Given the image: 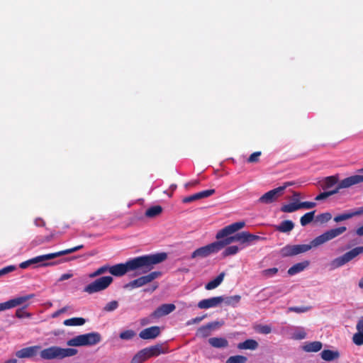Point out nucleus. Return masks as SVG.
<instances>
[{
  "label": "nucleus",
  "mask_w": 363,
  "mask_h": 363,
  "mask_svg": "<svg viewBox=\"0 0 363 363\" xmlns=\"http://www.w3.org/2000/svg\"><path fill=\"white\" fill-rule=\"evenodd\" d=\"M167 258L166 252H158L152 255H143L128 260L125 263L110 265V274L115 277H121L128 272L138 269L143 272H149L155 264L162 263Z\"/></svg>",
  "instance_id": "f257e3e1"
},
{
  "label": "nucleus",
  "mask_w": 363,
  "mask_h": 363,
  "mask_svg": "<svg viewBox=\"0 0 363 363\" xmlns=\"http://www.w3.org/2000/svg\"><path fill=\"white\" fill-rule=\"evenodd\" d=\"M340 235V228L330 229L322 235L314 238L311 244L287 245L280 250V255L283 257H293L310 250L312 247H318Z\"/></svg>",
  "instance_id": "f03ea898"
},
{
  "label": "nucleus",
  "mask_w": 363,
  "mask_h": 363,
  "mask_svg": "<svg viewBox=\"0 0 363 363\" xmlns=\"http://www.w3.org/2000/svg\"><path fill=\"white\" fill-rule=\"evenodd\" d=\"M245 225V223L244 221L235 222L220 230L217 233L216 238L218 240L220 244H221V248L223 249L225 246L234 242H238L240 244H245L246 238L245 231H242L241 233H236L234 235H231L232 234L244 228Z\"/></svg>",
  "instance_id": "7ed1b4c3"
},
{
  "label": "nucleus",
  "mask_w": 363,
  "mask_h": 363,
  "mask_svg": "<svg viewBox=\"0 0 363 363\" xmlns=\"http://www.w3.org/2000/svg\"><path fill=\"white\" fill-rule=\"evenodd\" d=\"M101 340V335L97 332H92L83 335H77L67 342L68 346L80 347L87 345H94Z\"/></svg>",
  "instance_id": "20e7f679"
},
{
  "label": "nucleus",
  "mask_w": 363,
  "mask_h": 363,
  "mask_svg": "<svg viewBox=\"0 0 363 363\" xmlns=\"http://www.w3.org/2000/svg\"><path fill=\"white\" fill-rule=\"evenodd\" d=\"M113 281V279L111 276L101 277L86 285L84 289V291L89 294L102 291L106 289Z\"/></svg>",
  "instance_id": "39448f33"
},
{
  "label": "nucleus",
  "mask_w": 363,
  "mask_h": 363,
  "mask_svg": "<svg viewBox=\"0 0 363 363\" xmlns=\"http://www.w3.org/2000/svg\"><path fill=\"white\" fill-rule=\"evenodd\" d=\"M222 250L221 248V244H220L218 240L216 242H213L212 243H210L207 245H205L203 247H199L194 250L191 255V258L195 259L197 257L200 258H204L208 256H209L211 254L217 253L218 252Z\"/></svg>",
  "instance_id": "423d86ee"
},
{
  "label": "nucleus",
  "mask_w": 363,
  "mask_h": 363,
  "mask_svg": "<svg viewBox=\"0 0 363 363\" xmlns=\"http://www.w3.org/2000/svg\"><path fill=\"white\" fill-rule=\"evenodd\" d=\"M162 275L161 272L155 271L149 273L147 275L142 276L138 279H135L124 286L125 289H135L143 286L150 282H152L155 279L160 277Z\"/></svg>",
  "instance_id": "0eeeda50"
},
{
  "label": "nucleus",
  "mask_w": 363,
  "mask_h": 363,
  "mask_svg": "<svg viewBox=\"0 0 363 363\" xmlns=\"http://www.w3.org/2000/svg\"><path fill=\"white\" fill-rule=\"evenodd\" d=\"M289 185V183L286 182L282 186H279L267 191L261 197H259V199L257 201L258 203L269 204L274 202L278 199L279 197H280L283 194L284 191Z\"/></svg>",
  "instance_id": "6e6552de"
},
{
  "label": "nucleus",
  "mask_w": 363,
  "mask_h": 363,
  "mask_svg": "<svg viewBox=\"0 0 363 363\" xmlns=\"http://www.w3.org/2000/svg\"><path fill=\"white\" fill-rule=\"evenodd\" d=\"M55 258H56L55 252L43 255L37 256L35 257L31 258L30 259H28L25 262H21L19 264V267L21 269H26L31 264H39L41 262H42V264H40V266H41V267L53 265L55 264V262L46 263L44 262L47 261V260L52 259H55Z\"/></svg>",
  "instance_id": "1a4fd4ad"
},
{
  "label": "nucleus",
  "mask_w": 363,
  "mask_h": 363,
  "mask_svg": "<svg viewBox=\"0 0 363 363\" xmlns=\"http://www.w3.org/2000/svg\"><path fill=\"white\" fill-rule=\"evenodd\" d=\"M35 297L34 294H28L23 296L16 297L15 298L9 300L6 302L0 303V311H3L7 309H10L18 306L23 304L27 301Z\"/></svg>",
  "instance_id": "9d476101"
},
{
  "label": "nucleus",
  "mask_w": 363,
  "mask_h": 363,
  "mask_svg": "<svg viewBox=\"0 0 363 363\" xmlns=\"http://www.w3.org/2000/svg\"><path fill=\"white\" fill-rule=\"evenodd\" d=\"M176 306L173 303H164L155 309L151 314L152 318H158L173 312Z\"/></svg>",
  "instance_id": "9b49d317"
},
{
  "label": "nucleus",
  "mask_w": 363,
  "mask_h": 363,
  "mask_svg": "<svg viewBox=\"0 0 363 363\" xmlns=\"http://www.w3.org/2000/svg\"><path fill=\"white\" fill-rule=\"evenodd\" d=\"M222 296H215L203 299L198 303V307L201 309L218 307L222 303Z\"/></svg>",
  "instance_id": "f8f14e48"
},
{
  "label": "nucleus",
  "mask_w": 363,
  "mask_h": 363,
  "mask_svg": "<svg viewBox=\"0 0 363 363\" xmlns=\"http://www.w3.org/2000/svg\"><path fill=\"white\" fill-rule=\"evenodd\" d=\"M40 349V346L39 345L24 347L20 350H18L16 352V356L20 359L31 358L37 354Z\"/></svg>",
  "instance_id": "ddd939ff"
},
{
  "label": "nucleus",
  "mask_w": 363,
  "mask_h": 363,
  "mask_svg": "<svg viewBox=\"0 0 363 363\" xmlns=\"http://www.w3.org/2000/svg\"><path fill=\"white\" fill-rule=\"evenodd\" d=\"M338 181H339L338 174L330 176V177H327L324 179H323L320 182V185L323 190H325V191L332 190L331 189L333 187H335L334 189H335L337 186H339V185L340 186V184L338 183Z\"/></svg>",
  "instance_id": "4468645a"
},
{
  "label": "nucleus",
  "mask_w": 363,
  "mask_h": 363,
  "mask_svg": "<svg viewBox=\"0 0 363 363\" xmlns=\"http://www.w3.org/2000/svg\"><path fill=\"white\" fill-rule=\"evenodd\" d=\"M43 359H60V347L52 346L43 350L40 353Z\"/></svg>",
  "instance_id": "2eb2a0df"
},
{
  "label": "nucleus",
  "mask_w": 363,
  "mask_h": 363,
  "mask_svg": "<svg viewBox=\"0 0 363 363\" xmlns=\"http://www.w3.org/2000/svg\"><path fill=\"white\" fill-rule=\"evenodd\" d=\"M215 193V189H208L204 190L198 193H196L194 194H192L191 196L184 197L182 199V202L184 203H191L196 200H199L203 198H207L208 196H211Z\"/></svg>",
  "instance_id": "dca6fc26"
},
{
  "label": "nucleus",
  "mask_w": 363,
  "mask_h": 363,
  "mask_svg": "<svg viewBox=\"0 0 363 363\" xmlns=\"http://www.w3.org/2000/svg\"><path fill=\"white\" fill-rule=\"evenodd\" d=\"M160 334V328L158 326H152L143 330L139 336L143 340L155 339Z\"/></svg>",
  "instance_id": "f3484780"
},
{
  "label": "nucleus",
  "mask_w": 363,
  "mask_h": 363,
  "mask_svg": "<svg viewBox=\"0 0 363 363\" xmlns=\"http://www.w3.org/2000/svg\"><path fill=\"white\" fill-rule=\"evenodd\" d=\"M144 349L149 358L168 352L167 348H164L162 344H157Z\"/></svg>",
  "instance_id": "a211bd4d"
},
{
  "label": "nucleus",
  "mask_w": 363,
  "mask_h": 363,
  "mask_svg": "<svg viewBox=\"0 0 363 363\" xmlns=\"http://www.w3.org/2000/svg\"><path fill=\"white\" fill-rule=\"evenodd\" d=\"M357 332L352 337L353 342L358 346L363 345V316L361 317L356 325Z\"/></svg>",
  "instance_id": "6ab92c4d"
},
{
  "label": "nucleus",
  "mask_w": 363,
  "mask_h": 363,
  "mask_svg": "<svg viewBox=\"0 0 363 363\" xmlns=\"http://www.w3.org/2000/svg\"><path fill=\"white\" fill-rule=\"evenodd\" d=\"M360 254H363V246L354 247L349 252L345 253L342 256V265L351 261Z\"/></svg>",
  "instance_id": "aec40b11"
},
{
  "label": "nucleus",
  "mask_w": 363,
  "mask_h": 363,
  "mask_svg": "<svg viewBox=\"0 0 363 363\" xmlns=\"http://www.w3.org/2000/svg\"><path fill=\"white\" fill-rule=\"evenodd\" d=\"M218 322L209 323L205 325L200 327L196 331V336L200 337H206L210 335L211 330L216 325H218Z\"/></svg>",
  "instance_id": "412c9836"
},
{
  "label": "nucleus",
  "mask_w": 363,
  "mask_h": 363,
  "mask_svg": "<svg viewBox=\"0 0 363 363\" xmlns=\"http://www.w3.org/2000/svg\"><path fill=\"white\" fill-rule=\"evenodd\" d=\"M363 182V175H353L342 179V189Z\"/></svg>",
  "instance_id": "4be33fe9"
},
{
  "label": "nucleus",
  "mask_w": 363,
  "mask_h": 363,
  "mask_svg": "<svg viewBox=\"0 0 363 363\" xmlns=\"http://www.w3.org/2000/svg\"><path fill=\"white\" fill-rule=\"evenodd\" d=\"M208 343L215 348H225L228 346V342L224 337H211L208 339Z\"/></svg>",
  "instance_id": "5701e85b"
},
{
  "label": "nucleus",
  "mask_w": 363,
  "mask_h": 363,
  "mask_svg": "<svg viewBox=\"0 0 363 363\" xmlns=\"http://www.w3.org/2000/svg\"><path fill=\"white\" fill-rule=\"evenodd\" d=\"M322 347H323L322 342H320L319 341H314V342H306L303 346V350L307 352H317L320 351L322 349Z\"/></svg>",
  "instance_id": "b1692460"
},
{
  "label": "nucleus",
  "mask_w": 363,
  "mask_h": 363,
  "mask_svg": "<svg viewBox=\"0 0 363 363\" xmlns=\"http://www.w3.org/2000/svg\"><path fill=\"white\" fill-rule=\"evenodd\" d=\"M225 276V273L223 272H221L214 279L208 282L205 286V289L206 290H212L217 288L223 282Z\"/></svg>",
  "instance_id": "393cba45"
},
{
  "label": "nucleus",
  "mask_w": 363,
  "mask_h": 363,
  "mask_svg": "<svg viewBox=\"0 0 363 363\" xmlns=\"http://www.w3.org/2000/svg\"><path fill=\"white\" fill-rule=\"evenodd\" d=\"M222 296V303H224L226 306L236 307L241 300L240 295H234L230 296Z\"/></svg>",
  "instance_id": "a878e982"
},
{
  "label": "nucleus",
  "mask_w": 363,
  "mask_h": 363,
  "mask_svg": "<svg viewBox=\"0 0 363 363\" xmlns=\"http://www.w3.org/2000/svg\"><path fill=\"white\" fill-rule=\"evenodd\" d=\"M258 347V343L256 340L252 339H248L245 340L242 342H240L238 345V348L239 350H256Z\"/></svg>",
  "instance_id": "bb28decb"
},
{
  "label": "nucleus",
  "mask_w": 363,
  "mask_h": 363,
  "mask_svg": "<svg viewBox=\"0 0 363 363\" xmlns=\"http://www.w3.org/2000/svg\"><path fill=\"white\" fill-rule=\"evenodd\" d=\"M309 265L308 261H304L303 262H299L295 264L291 267H290L288 270V274L289 275H294L297 273L302 272L304 269H306Z\"/></svg>",
  "instance_id": "cd10ccee"
},
{
  "label": "nucleus",
  "mask_w": 363,
  "mask_h": 363,
  "mask_svg": "<svg viewBox=\"0 0 363 363\" xmlns=\"http://www.w3.org/2000/svg\"><path fill=\"white\" fill-rule=\"evenodd\" d=\"M162 212V208L160 205L153 206L147 208L145 211V216L147 218H155Z\"/></svg>",
  "instance_id": "c85d7f7f"
},
{
  "label": "nucleus",
  "mask_w": 363,
  "mask_h": 363,
  "mask_svg": "<svg viewBox=\"0 0 363 363\" xmlns=\"http://www.w3.org/2000/svg\"><path fill=\"white\" fill-rule=\"evenodd\" d=\"M294 228V224L291 220H286L282 221L279 225L277 227V230L281 233H289Z\"/></svg>",
  "instance_id": "c756f323"
},
{
  "label": "nucleus",
  "mask_w": 363,
  "mask_h": 363,
  "mask_svg": "<svg viewBox=\"0 0 363 363\" xmlns=\"http://www.w3.org/2000/svg\"><path fill=\"white\" fill-rule=\"evenodd\" d=\"M86 323V320L83 318H71L64 320L63 324L66 326H77L83 325Z\"/></svg>",
  "instance_id": "7c9ffc66"
},
{
  "label": "nucleus",
  "mask_w": 363,
  "mask_h": 363,
  "mask_svg": "<svg viewBox=\"0 0 363 363\" xmlns=\"http://www.w3.org/2000/svg\"><path fill=\"white\" fill-rule=\"evenodd\" d=\"M321 357L325 361H332L339 357L338 352H333L330 350H325L320 353Z\"/></svg>",
  "instance_id": "2f4dec72"
},
{
  "label": "nucleus",
  "mask_w": 363,
  "mask_h": 363,
  "mask_svg": "<svg viewBox=\"0 0 363 363\" xmlns=\"http://www.w3.org/2000/svg\"><path fill=\"white\" fill-rule=\"evenodd\" d=\"M300 209V203L293 202L284 204L281 207V211L284 213H292Z\"/></svg>",
  "instance_id": "473e14b6"
},
{
  "label": "nucleus",
  "mask_w": 363,
  "mask_h": 363,
  "mask_svg": "<svg viewBox=\"0 0 363 363\" xmlns=\"http://www.w3.org/2000/svg\"><path fill=\"white\" fill-rule=\"evenodd\" d=\"M149 359L145 349L139 351L132 359L131 363H143Z\"/></svg>",
  "instance_id": "72a5a7b5"
},
{
  "label": "nucleus",
  "mask_w": 363,
  "mask_h": 363,
  "mask_svg": "<svg viewBox=\"0 0 363 363\" xmlns=\"http://www.w3.org/2000/svg\"><path fill=\"white\" fill-rule=\"evenodd\" d=\"M340 189V185L337 186L335 189H333V190H328V191H325L320 193V194H318V196H316V197L315 198V201H321V200H324L327 198H328L329 196L336 194L338 192Z\"/></svg>",
  "instance_id": "f704fd0d"
},
{
  "label": "nucleus",
  "mask_w": 363,
  "mask_h": 363,
  "mask_svg": "<svg viewBox=\"0 0 363 363\" xmlns=\"http://www.w3.org/2000/svg\"><path fill=\"white\" fill-rule=\"evenodd\" d=\"M315 211L308 212L301 217L300 223L302 226H306L313 221L315 216Z\"/></svg>",
  "instance_id": "c9c22d12"
},
{
  "label": "nucleus",
  "mask_w": 363,
  "mask_h": 363,
  "mask_svg": "<svg viewBox=\"0 0 363 363\" xmlns=\"http://www.w3.org/2000/svg\"><path fill=\"white\" fill-rule=\"evenodd\" d=\"M77 354V350L74 348H61L60 347V359L72 357Z\"/></svg>",
  "instance_id": "e433bc0d"
},
{
  "label": "nucleus",
  "mask_w": 363,
  "mask_h": 363,
  "mask_svg": "<svg viewBox=\"0 0 363 363\" xmlns=\"http://www.w3.org/2000/svg\"><path fill=\"white\" fill-rule=\"evenodd\" d=\"M83 247H84L83 245H77V246L72 247V248H69V249H66V250H61L59 252H55V255L56 257H59L62 255H66L77 252V251L82 249Z\"/></svg>",
  "instance_id": "4c0bfd02"
},
{
  "label": "nucleus",
  "mask_w": 363,
  "mask_h": 363,
  "mask_svg": "<svg viewBox=\"0 0 363 363\" xmlns=\"http://www.w3.org/2000/svg\"><path fill=\"white\" fill-rule=\"evenodd\" d=\"M247 358L242 355H235L230 357L225 363H245Z\"/></svg>",
  "instance_id": "58836bf2"
},
{
  "label": "nucleus",
  "mask_w": 363,
  "mask_h": 363,
  "mask_svg": "<svg viewBox=\"0 0 363 363\" xmlns=\"http://www.w3.org/2000/svg\"><path fill=\"white\" fill-rule=\"evenodd\" d=\"M239 251V248L238 246L232 245L227 247L225 250L222 252L223 257H228L230 255H234L237 254Z\"/></svg>",
  "instance_id": "ea45409f"
},
{
  "label": "nucleus",
  "mask_w": 363,
  "mask_h": 363,
  "mask_svg": "<svg viewBox=\"0 0 363 363\" xmlns=\"http://www.w3.org/2000/svg\"><path fill=\"white\" fill-rule=\"evenodd\" d=\"M245 243H252L256 241L265 240V238L260 237L259 235H253L249 232L245 231Z\"/></svg>",
  "instance_id": "a19ab883"
},
{
  "label": "nucleus",
  "mask_w": 363,
  "mask_h": 363,
  "mask_svg": "<svg viewBox=\"0 0 363 363\" xmlns=\"http://www.w3.org/2000/svg\"><path fill=\"white\" fill-rule=\"evenodd\" d=\"M279 269L277 267H272L267 269H264L261 272L262 276L265 278L272 277L276 275L278 272Z\"/></svg>",
  "instance_id": "79ce46f5"
},
{
  "label": "nucleus",
  "mask_w": 363,
  "mask_h": 363,
  "mask_svg": "<svg viewBox=\"0 0 363 363\" xmlns=\"http://www.w3.org/2000/svg\"><path fill=\"white\" fill-rule=\"evenodd\" d=\"M118 307V302L117 301H111L107 303L104 307L103 310L105 312H112L117 309Z\"/></svg>",
  "instance_id": "37998d69"
},
{
  "label": "nucleus",
  "mask_w": 363,
  "mask_h": 363,
  "mask_svg": "<svg viewBox=\"0 0 363 363\" xmlns=\"http://www.w3.org/2000/svg\"><path fill=\"white\" fill-rule=\"evenodd\" d=\"M311 309V306H291L288 308L289 312H294L301 313L308 311Z\"/></svg>",
  "instance_id": "c03bdc74"
},
{
  "label": "nucleus",
  "mask_w": 363,
  "mask_h": 363,
  "mask_svg": "<svg viewBox=\"0 0 363 363\" xmlns=\"http://www.w3.org/2000/svg\"><path fill=\"white\" fill-rule=\"evenodd\" d=\"M363 214V206L360 207L357 211L350 213H342V220H345L352 218L354 216Z\"/></svg>",
  "instance_id": "a18cd8bd"
},
{
  "label": "nucleus",
  "mask_w": 363,
  "mask_h": 363,
  "mask_svg": "<svg viewBox=\"0 0 363 363\" xmlns=\"http://www.w3.org/2000/svg\"><path fill=\"white\" fill-rule=\"evenodd\" d=\"M135 335V333L132 330H127L120 333V338L122 340H130Z\"/></svg>",
  "instance_id": "49530a36"
},
{
  "label": "nucleus",
  "mask_w": 363,
  "mask_h": 363,
  "mask_svg": "<svg viewBox=\"0 0 363 363\" xmlns=\"http://www.w3.org/2000/svg\"><path fill=\"white\" fill-rule=\"evenodd\" d=\"M258 333L261 334H269L272 332V328L268 325H260L257 328Z\"/></svg>",
  "instance_id": "de8ad7c7"
},
{
  "label": "nucleus",
  "mask_w": 363,
  "mask_h": 363,
  "mask_svg": "<svg viewBox=\"0 0 363 363\" xmlns=\"http://www.w3.org/2000/svg\"><path fill=\"white\" fill-rule=\"evenodd\" d=\"M332 216L330 213H324L318 215L316 218L318 222L323 223L330 220Z\"/></svg>",
  "instance_id": "09e8293b"
},
{
  "label": "nucleus",
  "mask_w": 363,
  "mask_h": 363,
  "mask_svg": "<svg viewBox=\"0 0 363 363\" xmlns=\"http://www.w3.org/2000/svg\"><path fill=\"white\" fill-rule=\"evenodd\" d=\"M261 155L262 152L260 151L255 152L250 155V157L247 158V162L248 163H256L259 161V157Z\"/></svg>",
  "instance_id": "8fccbe9b"
},
{
  "label": "nucleus",
  "mask_w": 363,
  "mask_h": 363,
  "mask_svg": "<svg viewBox=\"0 0 363 363\" xmlns=\"http://www.w3.org/2000/svg\"><path fill=\"white\" fill-rule=\"evenodd\" d=\"M340 267V257H337L333 260L329 264L328 267L330 270L337 269Z\"/></svg>",
  "instance_id": "3c124183"
},
{
  "label": "nucleus",
  "mask_w": 363,
  "mask_h": 363,
  "mask_svg": "<svg viewBox=\"0 0 363 363\" xmlns=\"http://www.w3.org/2000/svg\"><path fill=\"white\" fill-rule=\"evenodd\" d=\"M315 206H316V203L315 202H311V201L300 202V209L301 208L310 209V208H314Z\"/></svg>",
  "instance_id": "603ef678"
},
{
  "label": "nucleus",
  "mask_w": 363,
  "mask_h": 363,
  "mask_svg": "<svg viewBox=\"0 0 363 363\" xmlns=\"http://www.w3.org/2000/svg\"><path fill=\"white\" fill-rule=\"evenodd\" d=\"M205 318V315L200 316V317H196L194 318L189 320L186 323V325H191L194 324H198L199 323L203 318Z\"/></svg>",
  "instance_id": "864d4df0"
},
{
  "label": "nucleus",
  "mask_w": 363,
  "mask_h": 363,
  "mask_svg": "<svg viewBox=\"0 0 363 363\" xmlns=\"http://www.w3.org/2000/svg\"><path fill=\"white\" fill-rule=\"evenodd\" d=\"M16 315L19 318H22L25 316L29 317L30 314L25 311L24 308H22L16 310Z\"/></svg>",
  "instance_id": "5fc2aeb1"
},
{
  "label": "nucleus",
  "mask_w": 363,
  "mask_h": 363,
  "mask_svg": "<svg viewBox=\"0 0 363 363\" xmlns=\"http://www.w3.org/2000/svg\"><path fill=\"white\" fill-rule=\"evenodd\" d=\"M54 235L53 234H50L48 236H45V237H38V242L39 244H42V243H44V242H50L52 238H53Z\"/></svg>",
  "instance_id": "6e6d98bb"
},
{
  "label": "nucleus",
  "mask_w": 363,
  "mask_h": 363,
  "mask_svg": "<svg viewBox=\"0 0 363 363\" xmlns=\"http://www.w3.org/2000/svg\"><path fill=\"white\" fill-rule=\"evenodd\" d=\"M16 267L14 265H9L1 269L2 276L14 271Z\"/></svg>",
  "instance_id": "4d7b16f0"
},
{
  "label": "nucleus",
  "mask_w": 363,
  "mask_h": 363,
  "mask_svg": "<svg viewBox=\"0 0 363 363\" xmlns=\"http://www.w3.org/2000/svg\"><path fill=\"white\" fill-rule=\"evenodd\" d=\"M98 272L100 273V274H104L106 272L110 273V265L109 264H104L100 267L98 268Z\"/></svg>",
  "instance_id": "13d9d810"
},
{
  "label": "nucleus",
  "mask_w": 363,
  "mask_h": 363,
  "mask_svg": "<svg viewBox=\"0 0 363 363\" xmlns=\"http://www.w3.org/2000/svg\"><path fill=\"white\" fill-rule=\"evenodd\" d=\"M67 311V307H66V306L63 307V308H60V310L54 312L51 315V317L53 318H55L58 317L60 314L65 313Z\"/></svg>",
  "instance_id": "bf43d9fd"
},
{
  "label": "nucleus",
  "mask_w": 363,
  "mask_h": 363,
  "mask_svg": "<svg viewBox=\"0 0 363 363\" xmlns=\"http://www.w3.org/2000/svg\"><path fill=\"white\" fill-rule=\"evenodd\" d=\"M72 277V274H63L61 275L60 278L59 279L60 281H62L65 280H67L68 279H70Z\"/></svg>",
  "instance_id": "052dcab7"
},
{
  "label": "nucleus",
  "mask_w": 363,
  "mask_h": 363,
  "mask_svg": "<svg viewBox=\"0 0 363 363\" xmlns=\"http://www.w3.org/2000/svg\"><path fill=\"white\" fill-rule=\"evenodd\" d=\"M35 224L37 226H45V222L41 218H37L35 220Z\"/></svg>",
  "instance_id": "680f3d73"
},
{
  "label": "nucleus",
  "mask_w": 363,
  "mask_h": 363,
  "mask_svg": "<svg viewBox=\"0 0 363 363\" xmlns=\"http://www.w3.org/2000/svg\"><path fill=\"white\" fill-rule=\"evenodd\" d=\"M100 273L98 272V269L96 270H95L94 272L89 274V278H94V277H99L100 276Z\"/></svg>",
  "instance_id": "e2e57ef3"
},
{
  "label": "nucleus",
  "mask_w": 363,
  "mask_h": 363,
  "mask_svg": "<svg viewBox=\"0 0 363 363\" xmlns=\"http://www.w3.org/2000/svg\"><path fill=\"white\" fill-rule=\"evenodd\" d=\"M305 337H306L305 332L299 333L298 334L296 335L297 339L301 340V339H304Z\"/></svg>",
  "instance_id": "0e129e2a"
},
{
  "label": "nucleus",
  "mask_w": 363,
  "mask_h": 363,
  "mask_svg": "<svg viewBox=\"0 0 363 363\" xmlns=\"http://www.w3.org/2000/svg\"><path fill=\"white\" fill-rule=\"evenodd\" d=\"M356 233L359 236L363 235V225L357 229Z\"/></svg>",
  "instance_id": "69168bd1"
},
{
  "label": "nucleus",
  "mask_w": 363,
  "mask_h": 363,
  "mask_svg": "<svg viewBox=\"0 0 363 363\" xmlns=\"http://www.w3.org/2000/svg\"><path fill=\"white\" fill-rule=\"evenodd\" d=\"M300 195H301V194H300V193H298V192H296V191H295V192H294V194H293V199H294V201H298V199H299V197H300Z\"/></svg>",
  "instance_id": "338daca9"
},
{
  "label": "nucleus",
  "mask_w": 363,
  "mask_h": 363,
  "mask_svg": "<svg viewBox=\"0 0 363 363\" xmlns=\"http://www.w3.org/2000/svg\"><path fill=\"white\" fill-rule=\"evenodd\" d=\"M5 363H17V360L16 359H8Z\"/></svg>",
  "instance_id": "774afa93"
}]
</instances>
